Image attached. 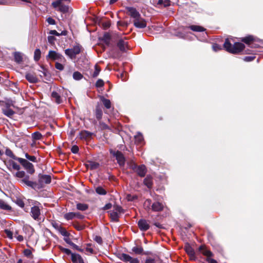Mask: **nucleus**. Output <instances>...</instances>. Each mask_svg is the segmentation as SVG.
I'll use <instances>...</instances> for the list:
<instances>
[{
	"instance_id": "nucleus-58",
	"label": "nucleus",
	"mask_w": 263,
	"mask_h": 263,
	"mask_svg": "<svg viewBox=\"0 0 263 263\" xmlns=\"http://www.w3.org/2000/svg\"><path fill=\"white\" fill-rule=\"evenodd\" d=\"M255 59L254 56H247L245 57L243 59V60L246 62H251L254 60Z\"/></svg>"
},
{
	"instance_id": "nucleus-16",
	"label": "nucleus",
	"mask_w": 263,
	"mask_h": 263,
	"mask_svg": "<svg viewBox=\"0 0 263 263\" xmlns=\"http://www.w3.org/2000/svg\"><path fill=\"white\" fill-rule=\"evenodd\" d=\"M117 47L119 48L120 50L122 52L126 51V49L127 45V42H125L122 39H119L117 42Z\"/></svg>"
},
{
	"instance_id": "nucleus-4",
	"label": "nucleus",
	"mask_w": 263,
	"mask_h": 263,
	"mask_svg": "<svg viewBox=\"0 0 263 263\" xmlns=\"http://www.w3.org/2000/svg\"><path fill=\"white\" fill-rule=\"evenodd\" d=\"M17 161L23 165L24 168L29 174H32L34 173L35 170L34 168V166L31 163L29 162L27 160L21 158H20V159H17Z\"/></svg>"
},
{
	"instance_id": "nucleus-36",
	"label": "nucleus",
	"mask_w": 263,
	"mask_h": 263,
	"mask_svg": "<svg viewBox=\"0 0 263 263\" xmlns=\"http://www.w3.org/2000/svg\"><path fill=\"white\" fill-rule=\"evenodd\" d=\"M58 10L62 13H65L68 12L69 7L67 5L62 4L59 8Z\"/></svg>"
},
{
	"instance_id": "nucleus-47",
	"label": "nucleus",
	"mask_w": 263,
	"mask_h": 263,
	"mask_svg": "<svg viewBox=\"0 0 263 263\" xmlns=\"http://www.w3.org/2000/svg\"><path fill=\"white\" fill-rule=\"evenodd\" d=\"M89 166H90V169L95 170V169H97L99 167V164L97 162L90 161V162H89Z\"/></svg>"
},
{
	"instance_id": "nucleus-29",
	"label": "nucleus",
	"mask_w": 263,
	"mask_h": 263,
	"mask_svg": "<svg viewBox=\"0 0 263 263\" xmlns=\"http://www.w3.org/2000/svg\"><path fill=\"white\" fill-rule=\"evenodd\" d=\"M185 251L187 254L190 256L192 258L195 256V252L194 249L190 246H188L185 247Z\"/></svg>"
},
{
	"instance_id": "nucleus-31",
	"label": "nucleus",
	"mask_w": 263,
	"mask_h": 263,
	"mask_svg": "<svg viewBox=\"0 0 263 263\" xmlns=\"http://www.w3.org/2000/svg\"><path fill=\"white\" fill-rule=\"evenodd\" d=\"M189 28L192 30L197 32H202L205 30L202 27L197 25H191Z\"/></svg>"
},
{
	"instance_id": "nucleus-12",
	"label": "nucleus",
	"mask_w": 263,
	"mask_h": 263,
	"mask_svg": "<svg viewBox=\"0 0 263 263\" xmlns=\"http://www.w3.org/2000/svg\"><path fill=\"white\" fill-rule=\"evenodd\" d=\"M138 227L141 231H146L149 228V224L145 219H140L138 222Z\"/></svg>"
},
{
	"instance_id": "nucleus-44",
	"label": "nucleus",
	"mask_w": 263,
	"mask_h": 263,
	"mask_svg": "<svg viewBox=\"0 0 263 263\" xmlns=\"http://www.w3.org/2000/svg\"><path fill=\"white\" fill-rule=\"evenodd\" d=\"M25 156L26 158L30 161H32L33 162H35L37 161L36 158L34 156H30L28 153H26Z\"/></svg>"
},
{
	"instance_id": "nucleus-43",
	"label": "nucleus",
	"mask_w": 263,
	"mask_h": 263,
	"mask_svg": "<svg viewBox=\"0 0 263 263\" xmlns=\"http://www.w3.org/2000/svg\"><path fill=\"white\" fill-rule=\"evenodd\" d=\"M170 0H158V4L163 5L164 7H167L170 5Z\"/></svg>"
},
{
	"instance_id": "nucleus-62",
	"label": "nucleus",
	"mask_w": 263,
	"mask_h": 263,
	"mask_svg": "<svg viewBox=\"0 0 263 263\" xmlns=\"http://www.w3.org/2000/svg\"><path fill=\"white\" fill-rule=\"evenodd\" d=\"M212 48H213V50L215 51H217L221 49V46L216 44H214L212 46Z\"/></svg>"
},
{
	"instance_id": "nucleus-41",
	"label": "nucleus",
	"mask_w": 263,
	"mask_h": 263,
	"mask_svg": "<svg viewBox=\"0 0 263 263\" xmlns=\"http://www.w3.org/2000/svg\"><path fill=\"white\" fill-rule=\"evenodd\" d=\"M135 141L138 143H141L143 140V137L142 134L140 133H138V134L135 136Z\"/></svg>"
},
{
	"instance_id": "nucleus-64",
	"label": "nucleus",
	"mask_w": 263,
	"mask_h": 263,
	"mask_svg": "<svg viewBox=\"0 0 263 263\" xmlns=\"http://www.w3.org/2000/svg\"><path fill=\"white\" fill-rule=\"evenodd\" d=\"M75 217H77L80 219H83L84 218V216L81 214L79 212H75Z\"/></svg>"
},
{
	"instance_id": "nucleus-6",
	"label": "nucleus",
	"mask_w": 263,
	"mask_h": 263,
	"mask_svg": "<svg viewBox=\"0 0 263 263\" xmlns=\"http://www.w3.org/2000/svg\"><path fill=\"white\" fill-rule=\"evenodd\" d=\"M81 51V48L79 46H75L71 49H67L65 50V54L69 57L71 59L75 58L76 55L78 54Z\"/></svg>"
},
{
	"instance_id": "nucleus-42",
	"label": "nucleus",
	"mask_w": 263,
	"mask_h": 263,
	"mask_svg": "<svg viewBox=\"0 0 263 263\" xmlns=\"http://www.w3.org/2000/svg\"><path fill=\"white\" fill-rule=\"evenodd\" d=\"M42 137V134L38 132H34L32 134V138L34 140H40Z\"/></svg>"
},
{
	"instance_id": "nucleus-11",
	"label": "nucleus",
	"mask_w": 263,
	"mask_h": 263,
	"mask_svg": "<svg viewBox=\"0 0 263 263\" xmlns=\"http://www.w3.org/2000/svg\"><path fill=\"white\" fill-rule=\"evenodd\" d=\"M126 10H127V14L133 18V20L141 16V14L135 8L126 7Z\"/></svg>"
},
{
	"instance_id": "nucleus-25",
	"label": "nucleus",
	"mask_w": 263,
	"mask_h": 263,
	"mask_svg": "<svg viewBox=\"0 0 263 263\" xmlns=\"http://www.w3.org/2000/svg\"><path fill=\"white\" fill-rule=\"evenodd\" d=\"M14 61L17 63H20L23 61L22 54L20 52H15L14 53Z\"/></svg>"
},
{
	"instance_id": "nucleus-24",
	"label": "nucleus",
	"mask_w": 263,
	"mask_h": 263,
	"mask_svg": "<svg viewBox=\"0 0 263 263\" xmlns=\"http://www.w3.org/2000/svg\"><path fill=\"white\" fill-rule=\"evenodd\" d=\"M0 208L6 211H10L11 210V207L5 201L2 199H0Z\"/></svg>"
},
{
	"instance_id": "nucleus-45",
	"label": "nucleus",
	"mask_w": 263,
	"mask_h": 263,
	"mask_svg": "<svg viewBox=\"0 0 263 263\" xmlns=\"http://www.w3.org/2000/svg\"><path fill=\"white\" fill-rule=\"evenodd\" d=\"M100 70V68L97 65H96L95 66V71L92 74V77L93 78L97 77L99 75Z\"/></svg>"
},
{
	"instance_id": "nucleus-1",
	"label": "nucleus",
	"mask_w": 263,
	"mask_h": 263,
	"mask_svg": "<svg viewBox=\"0 0 263 263\" xmlns=\"http://www.w3.org/2000/svg\"><path fill=\"white\" fill-rule=\"evenodd\" d=\"M223 47L227 51L234 54L241 52L245 47L243 44L239 42H236L233 45H232L228 39H226Z\"/></svg>"
},
{
	"instance_id": "nucleus-49",
	"label": "nucleus",
	"mask_w": 263,
	"mask_h": 263,
	"mask_svg": "<svg viewBox=\"0 0 263 263\" xmlns=\"http://www.w3.org/2000/svg\"><path fill=\"white\" fill-rule=\"evenodd\" d=\"M114 210L113 211L117 212L118 214L123 212V209L121 206L115 205L114 206Z\"/></svg>"
},
{
	"instance_id": "nucleus-46",
	"label": "nucleus",
	"mask_w": 263,
	"mask_h": 263,
	"mask_svg": "<svg viewBox=\"0 0 263 263\" xmlns=\"http://www.w3.org/2000/svg\"><path fill=\"white\" fill-rule=\"evenodd\" d=\"M65 242L71 246L73 249H78V246L72 242L69 238H65Z\"/></svg>"
},
{
	"instance_id": "nucleus-17",
	"label": "nucleus",
	"mask_w": 263,
	"mask_h": 263,
	"mask_svg": "<svg viewBox=\"0 0 263 263\" xmlns=\"http://www.w3.org/2000/svg\"><path fill=\"white\" fill-rule=\"evenodd\" d=\"M25 78L30 83H36L38 82V79L34 73H27Z\"/></svg>"
},
{
	"instance_id": "nucleus-5",
	"label": "nucleus",
	"mask_w": 263,
	"mask_h": 263,
	"mask_svg": "<svg viewBox=\"0 0 263 263\" xmlns=\"http://www.w3.org/2000/svg\"><path fill=\"white\" fill-rule=\"evenodd\" d=\"M110 153L116 157L117 162L120 166H123L124 165L125 162V157L121 152L110 149Z\"/></svg>"
},
{
	"instance_id": "nucleus-26",
	"label": "nucleus",
	"mask_w": 263,
	"mask_h": 263,
	"mask_svg": "<svg viewBox=\"0 0 263 263\" xmlns=\"http://www.w3.org/2000/svg\"><path fill=\"white\" fill-rule=\"evenodd\" d=\"M144 184L148 187L151 188L153 184L152 178L150 176H147L144 179Z\"/></svg>"
},
{
	"instance_id": "nucleus-3",
	"label": "nucleus",
	"mask_w": 263,
	"mask_h": 263,
	"mask_svg": "<svg viewBox=\"0 0 263 263\" xmlns=\"http://www.w3.org/2000/svg\"><path fill=\"white\" fill-rule=\"evenodd\" d=\"M199 251L204 256H206V261L208 263H218L217 261L213 258H211V257L213 256V253L206 249V248L203 246H200L199 248Z\"/></svg>"
},
{
	"instance_id": "nucleus-60",
	"label": "nucleus",
	"mask_w": 263,
	"mask_h": 263,
	"mask_svg": "<svg viewBox=\"0 0 263 263\" xmlns=\"http://www.w3.org/2000/svg\"><path fill=\"white\" fill-rule=\"evenodd\" d=\"M48 23L50 25H54L55 24V21L54 19H53L51 17H49L46 20Z\"/></svg>"
},
{
	"instance_id": "nucleus-33",
	"label": "nucleus",
	"mask_w": 263,
	"mask_h": 263,
	"mask_svg": "<svg viewBox=\"0 0 263 263\" xmlns=\"http://www.w3.org/2000/svg\"><path fill=\"white\" fill-rule=\"evenodd\" d=\"M132 251L136 254H141L143 249L141 246H136L132 248Z\"/></svg>"
},
{
	"instance_id": "nucleus-8",
	"label": "nucleus",
	"mask_w": 263,
	"mask_h": 263,
	"mask_svg": "<svg viewBox=\"0 0 263 263\" xmlns=\"http://www.w3.org/2000/svg\"><path fill=\"white\" fill-rule=\"evenodd\" d=\"M120 258L126 263H139V260L137 258H133L129 255L124 253L120 255Z\"/></svg>"
},
{
	"instance_id": "nucleus-15",
	"label": "nucleus",
	"mask_w": 263,
	"mask_h": 263,
	"mask_svg": "<svg viewBox=\"0 0 263 263\" xmlns=\"http://www.w3.org/2000/svg\"><path fill=\"white\" fill-rule=\"evenodd\" d=\"M164 208L163 204L158 201L154 202L152 205V210L154 212H160L163 210Z\"/></svg>"
},
{
	"instance_id": "nucleus-9",
	"label": "nucleus",
	"mask_w": 263,
	"mask_h": 263,
	"mask_svg": "<svg viewBox=\"0 0 263 263\" xmlns=\"http://www.w3.org/2000/svg\"><path fill=\"white\" fill-rule=\"evenodd\" d=\"M134 26L138 28H144L146 27V22L141 16L133 20Z\"/></svg>"
},
{
	"instance_id": "nucleus-7",
	"label": "nucleus",
	"mask_w": 263,
	"mask_h": 263,
	"mask_svg": "<svg viewBox=\"0 0 263 263\" xmlns=\"http://www.w3.org/2000/svg\"><path fill=\"white\" fill-rule=\"evenodd\" d=\"M31 216L35 220L41 221L42 219L41 217V210L37 206H33L31 208Z\"/></svg>"
},
{
	"instance_id": "nucleus-27",
	"label": "nucleus",
	"mask_w": 263,
	"mask_h": 263,
	"mask_svg": "<svg viewBox=\"0 0 263 263\" xmlns=\"http://www.w3.org/2000/svg\"><path fill=\"white\" fill-rule=\"evenodd\" d=\"M76 208L79 211H84L88 209V205L85 203H78L76 205Z\"/></svg>"
},
{
	"instance_id": "nucleus-40",
	"label": "nucleus",
	"mask_w": 263,
	"mask_h": 263,
	"mask_svg": "<svg viewBox=\"0 0 263 263\" xmlns=\"http://www.w3.org/2000/svg\"><path fill=\"white\" fill-rule=\"evenodd\" d=\"M41 50L39 49H36L34 52V60L38 61L41 58Z\"/></svg>"
},
{
	"instance_id": "nucleus-21",
	"label": "nucleus",
	"mask_w": 263,
	"mask_h": 263,
	"mask_svg": "<svg viewBox=\"0 0 263 263\" xmlns=\"http://www.w3.org/2000/svg\"><path fill=\"white\" fill-rule=\"evenodd\" d=\"M102 110L101 105L98 104L96 107V116L98 120H100L102 117Z\"/></svg>"
},
{
	"instance_id": "nucleus-55",
	"label": "nucleus",
	"mask_w": 263,
	"mask_h": 263,
	"mask_svg": "<svg viewBox=\"0 0 263 263\" xmlns=\"http://www.w3.org/2000/svg\"><path fill=\"white\" fill-rule=\"evenodd\" d=\"M93 239L95 241L100 245H101L103 242L102 238L99 236H95Z\"/></svg>"
},
{
	"instance_id": "nucleus-39",
	"label": "nucleus",
	"mask_w": 263,
	"mask_h": 263,
	"mask_svg": "<svg viewBox=\"0 0 263 263\" xmlns=\"http://www.w3.org/2000/svg\"><path fill=\"white\" fill-rule=\"evenodd\" d=\"M96 192L97 194L101 195H105L107 193L106 191L101 186L96 187Z\"/></svg>"
},
{
	"instance_id": "nucleus-61",
	"label": "nucleus",
	"mask_w": 263,
	"mask_h": 263,
	"mask_svg": "<svg viewBox=\"0 0 263 263\" xmlns=\"http://www.w3.org/2000/svg\"><path fill=\"white\" fill-rule=\"evenodd\" d=\"M126 198L128 201H134V200L136 199L137 198V197L136 196H132L131 195H127Z\"/></svg>"
},
{
	"instance_id": "nucleus-52",
	"label": "nucleus",
	"mask_w": 263,
	"mask_h": 263,
	"mask_svg": "<svg viewBox=\"0 0 263 263\" xmlns=\"http://www.w3.org/2000/svg\"><path fill=\"white\" fill-rule=\"evenodd\" d=\"M104 83L102 79H99L96 83V86L97 87H102L104 86Z\"/></svg>"
},
{
	"instance_id": "nucleus-32",
	"label": "nucleus",
	"mask_w": 263,
	"mask_h": 263,
	"mask_svg": "<svg viewBox=\"0 0 263 263\" xmlns=\"http://www.w3.org/2000/svg\"><path fill=\"white\" fill-rule=\"evenodd\" d=\"M241 41L246 44L249 45L251 42L254 41V37L252 35H249L241 38Z\"/></svg>"
},
{
	"instance_id": "nucleus-30",
	"label": "nucleus",
	"mask_w": 263,
	"mask_h": 263,
	"mask_svg": "<svg viewBox=\"0 0 263 263\" xmlns=\"http://www.w3.org/2000/svg\"><path fill=\"white\" fill-rule=\"evenodd\" d=\"M152 200L149 199H146L143 203L144 208L147 211L152 209Z\"/></svg>"
},
{
	"instance_id": "nucleus-14",
	"label": "nucleus",
	"mask_w": 263,
	"mask_h": 263,
	"mask_svg": "<svg viewBox=\"0 0 263 263\" xmlns=\"http://www.w3.org/2000/svg\"><path fill=\"white\" fill-rule=\"evenodd\" d=\"M134 169L140 177H144L146 172V167L144 165L139 166L135 165Z\"/></svg>"
},
{
	"instance_id": "nucleus-59",
	"label": "nucleus",
	"mask_w": 263,
	"mask_h": 263,
	"mask_svg": "<svg viewBox=\"0 0 263 263\" xmlns=\"http://www.w3.org/2000/svg\"><path fill=\"white\" fill-rule=\"evenodd\" d=\"M5 233L6 234L7 237L10 238L12 239L13 236V233L12 232L9 230H5Z\"/></svg>"
},
{
	"instance_id": "nucleus-23",
	"label": "nucleus",
	"mask_w": 263,
	"mask_h": 263,
	"mask_svg": "<svg viewBox=\"0 0 263 263\" xmlns=\"http://www.w3.org/2000/svg\"><path fill=\"white\" fill-rule=\"evenodd\" d=\"M101 40L107 45L109 46L110 36L109 33H105L101 38Z\"/></svg>"
},
{
	"instance_id": "nucleus-20",
	"label": "nucleus",
	"mask_w": 263,
	"mask_h": 263,
	"mask_svg": "<svg viewBox=\"0 0 263 263\" xmlns=\"http://www.w3.org/2000/svg\"><path fill=\"white\" fill-rule=\"evenodd\" d=\"M2 112L7 117L9 118H12V117L15 114V112L11 108H3Z\"/></svg>"
},
{
	"instance_id": "nucleus-53",
	"label": "nucleus",
	"mask_w": 263,
	"mask_h": 263,
	"mask_svg": "<svg viewBox=\"0 0 263 263\" xmlns=\"http://www.w3.org/2000/svg\"><path fill=\"white\" fill-rule=\"evenodd\" d=\"M15 203L21 208H24L25 205L24 201L21 199H16Z\"/></svg>"
},
{
	"instance_id": "nucleus-10",
	"label": "nucleus",
	"mask_w": 263,
	"mask_h": 263,
	"mask_svg": "<svg viewBox=\"0 0 263 263\" xmlns=\"http://www.w3.org/2000/svg\"><path fill=\"white\" fill-rule=\"evenodd\" d=\"M47 58L52 60H59L61 62H62L63 60H64V58L62 54L53 50H50L49 51Z\"/></svg>"
},
{
	"instance_id": "nucleus-51",
	"label": "nucleus",
	"mask_w": 263,
	"mask_h": 263,
	"mask_svg": "<svg viewBox=\"0 0 263 263\" xmlns=\"http://www.w3.org/2000/svg\"><path fill=\"white\" fill-rule=\"evenodd\" d=\"M60 250L62 252L65 253L67 255H71V254H72L71 253V251L68 249L64 248L63 247H61Z\"/></svg>"
},
{
	"instance_id": "nucleus-38",
	"label": "nucleus",
	"mask_w": 263,
	"mask_h": 263,
	"mask_svg": "<svg viewBox=\"0 0 263 263\" xmlns=\"http://www.w3.org/2000/svg\"><path fill=\"white\" fill-rule=\"evenodd\" d=\"M73 78L75 80L78 81L80 80L83 78V75L79 71H75L73 73Z\"/></svg>"
},
{
	"instance_id": "nucleus-35",
	"label": "nucleus",
	"mask_w": 263,
	"mask_h": 263,
	"mask_svg": "<svg viewBox=\"0 0 263 263\" xmlns=\"http://www.w3.org/2000/svg\"><path fill=\"white\" fill-rule=\"evenodd\" d=\"M110 216L111 220L113 221H118L119 219V214L117 212L112 211L110 214Z\"/></svg>"
},
{
	"instance_id": "nucleus-54",
	"label": "nucleus",
	"mask_w": 263,
	"mask_h": 263,
	"mask_svg": "<svg viewBox=\"0 0 263 263\" xmlns=\"http://www.w3.org/2000/svg\"><path fill=\"white\" fill-rule=\"evenodd\" d=\"M59 231L62 235L67 237L69 235L68 233L63 228H60Z\"/></svg>"
},
{
	"instance_id": "nucleus-37",
	"label": "nucleus",
	"mask_w": 263,
	"mask_h": 263,
	"mask_svg": "<svg viewBox=\"0 0 263 263\" xmlns=\"http://www.w3.org/2000/svg\"><path fill=\"white\" fill-rule=\"evenodd\" d=\"M75 212H69L65 214L64 216L65 219L67 220H71L75 218Z\"/></svg>"
},
{
	"instance_id": "nucleus-13",
	"label": "nucleus",
	"mask_w": 263,
	"mask_h": 263,
	"mask_svg": "<svg viewBox=\"0 0 263 263\" xmlns=\"http://www.w3.org/2000/svg\"><path fill=\"white\" fill-rule=\"evenodd\" d=\"M22 182H24L27 186L31 187V188L35 190L38 189L37 182L32 181L29 180V176H27L22 180Z\"/></svg>"
},
{
	"instance_id": "nucleus-50",
	"label": "nucleus",
	"mask_w": 263,
	"mask_h": 263,
	"mask_svg": "<svg viewBox=\"0 0 263 263\" xmlns=\"http://www.w3.org/2000/svg\"><path fill=\"white\" fill-rule=\"evenodd\" d=\"M24 254L26 257L28 258H32V252L29 249H25L24 251Z\"/></svg>"
},
{
	"instance_id": "nucleus-28",
	"label": "nucleus",
	"mask_w": 263,
	"mask_h": 263,
	"mask_svg": "<svg viewBox=\"0 0 263 263\" xmlns=\"http://www.w3.org/2000/svg\"><path fill=\"white\" fill-rule=\"evenodd\" d=\"M5 154H6L7 156H8V157H10V158H12V159H14V160H17V159H20V158H18V157H16V156L13 154V153L12 151L10 148H7L6 149V151H5Z\"/></svg>"
},
{
	"instance_id": "nucleus-34",
	"label": "nucleus",
	"mask_w": 263,
	"mask_h": 263,
	"mask_svg": "<svg viewBox=\"0 0 263 263\" xmlns=\"http://www.w3.org/2000/svg\"><path fill=\"white\" fill-rule=\"evenodd\" d=\"M91 136V134L86 130L82 131L80 133V136L81 139H86L87 138L90 137Z\"/></svg>"
},
{
	"instance_id": "nucleus-57",
	"label": "nucleus",
	"mask_w": 263,
	"mask_h": 263,
	"mask_svg": "<svg viewBox=\"0 0 263 263\" xmlns=\"http://www.w3.org/2000/svg\"><path fill=\"white\" fill-rule=\"evenodd\" d=\"M79 147L77 145H73L71 148V151L73 154H77L79 152Z\"/></svg>"
},
{
	"instance_id": "nucleus-22",
	"label": "nucleus",
	"mask_w": 263,
	"mask_h": 263,
	"mask_svg": "<svg viewBox=\"0 0 263 263\" xmlns=\"http://www.w3.org/2000/svg\"><path fill=\"white\" fill-rule=\"evenodd\" d=\"M100 99L106 109H109L111 108V102L109 100L105 98L104 97H101Z\"/></svg>"
},
{
	"instance_id": "nucleus-2",
	"label": "nucleus",
	"mask_w": 263,
	"mask_h": 263,
	"mask_svg": "<svg viewBox=\"0 0 263 263\" xmlns=\"http://www.w3.org/2000/svg\"><path fill=\"white\" fill-rule=\"evenodd\" d=\"M51 176L40 174L38 176V189L44 187L45 184H49L51 182Z\"/></svg>"
},
{
	"instance_id": "nucleus-63",
	"label": "nucleus",
	"mask_w": 263,
	"mask_h": 263,
	"mask_svg": "<svg viewBox=\"0 0 263 263\" xmlns=\"http://www.w3.org/2000/svg\"><path fill=\"white\" fill-rule=\"evenodd\" d=\"M25 172L24 171H18L16 173V176L19 178H23L25 176Z\"/></svg>"
},
{
	"instance_id": "nucleus-19",
	"label": "nucleus",
	"mask_w": 263,
	"mask_h": 263,
	"mask_svg": "<svg viewBox=\"0 0 263 263\" xmlns=\"http://www.w3.org/2000/svg\"><path fill=\"white\" fill-rule=\"evenodd\" d=\"M51 98L53 100H54L57 103L60 104L62 103V99L61 98L60 94L55 91H53L51 93Z\"/></svg>"
},
{
	"instance_id": "nucleus-18",
	"label": "nucleus",
	"mask_w": 263,
	"mask_h": 263,
	"mask_svg": "<svg viewBox=\"0 0 263 263\" xmlns=\"http://www.w3.org/2000/svg\"><path fill=\"white\" fill-rule=\"evenodd\" d=\"M71 260L73 263H84L82 257L78 254H71Z\"/></svg>"
},
{
	"instance_id": "nucleus-56",
	"label": "nucleus",
	"mask_w": 263,
	"mask_h": 263,
	"mask_svg": "<svg viewBox=\"0 0 263 263\" xmlns=\"http://www.w3.org/2000/svg\"><path fill=\"white\" fill-rule=\"evenodd\" d=\"M55 68L59 70H63L64 69V66L58 62H56L55 64Z\"/></svg>"
},
{
	"instance_id": "nucleus-48",
	"label": "nucleus",
	"mask_w": 263,
	"mask_h": 263,
	"mask_svg": "<svg viewBox=\"0 0 263 263\" xmlns=\"http://www.w3.org/2000/svg\"><path fill=\"white\" fill-rule=\"evenodd\" d=\"M10 164L12 165V167L14 170H17V171H18L20 170V168H21L20 166L17 163L15 162L14 161H11Z\"/></svg>"
}]
</instances>
